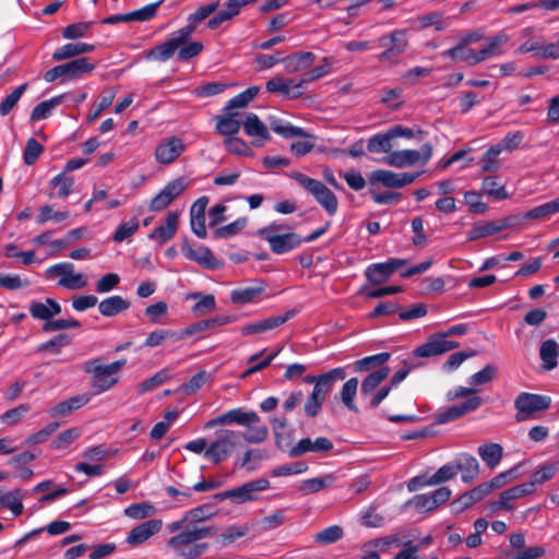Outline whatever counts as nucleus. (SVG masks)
Masks as SVG:
<instances>
[{"label": "nucleus", "instance_id": "obj_1", "mask_svg": "<svg viewBox=\"0 0 559 559\" xmlns=\"http://www.w3.org/2000/svg\"><path fill=\"white\" fill-rule=\"evenodd\" d=\"M216 532L212 526L187 525L181 533L170 537L166 546L171 549L179 559H197L209 549L207 543H200L203 538L212 536Z\"/></svg>", "mask_w": 559, "mask_h": 559}, {"label": "nucleus", "instance_id": "obj_2", "mask_svg": "<svg viewBox=\"0 0 559 559\" xmlns=\"http://www.w3.org/2000/svg\"><path fill=\"white\" fill-rule=\"evenodd\" d=\"M126 359H119L108 365H103L100 358L85 361L83 370L92 374L90 385L96 394L104 393L119 382V372L126 366Z\"/></svg>", "mask_w": 559, "mask_h": 559}, {"label": "nucleus", "instance_id": "obj_3", "mask_svg": "<svg viewBox=\"0 0 559 559\" xmlns=\"http://www.w3.org/2000/svg\"><path fill=\"white\" fill-rule=\"evenodd\" d=\"M290 177L306 189L329 215L332 216L337 212V198L323 182L301 173H293Z\"/></svg>", "mask_w": 559, "mask_h": 559}, {"label": "nucleus", "instance_id": "obj_4", "mask_svg": "<svg viewBox=\"0 0 559 559\" xmlns=\"http://www.w3.org/2000/svg\"><path fill=\"white\" fill-rule=\"evenodd\" d=\"M241 432L236 430H222L205 451V459L213 464L226 461L240 444Z\"/></svg>", "mask_w": 559, "mask_h": 559}, {"label": "nucleus", "instance_id": "obj_5", "mask_svg": "<svg viewBox=\"0 0 559 559\" xmlns=\"http://www.w3.org/2000/svg\"><path fill=\"white\" fill-rule=\"evenodd\" d=\"M432 145L425 143L419 150L393 151L382 158V163L396 168L426 165L432 157Z\"/></svg>", "mask_w": 559, "mask_h": 559}, {"label": "nucleus", "instance_id": "obj_6", "mask_svg": "<svg viewBox=\"0 0 559 559\" xmlns=\"http://www.w3.org/2000/svg\"><path fill=\"white\" fill-rule=\"evenodd\" d=\"M550 403L551 400L548 396L522 392L514 401L515 420L521 423L532 419L537 413L549 408Z\"/></svg>", "mask_w": 559, "mask_h": 559}, {"label": "nucleus", "instance_id": "obj_7", "mask_svg": "<svg viewBox=\"0 0 559 559\" xmlns=\"http://www.w3.org/2000/svg\"><path fill=\"white\" fill-rule=\"evenodd\" d=\"M259 236L269 242L271 250L276 254L292 251L302 243V238L298 234H276V227H264L259 230Z\"/></svg>", "mask_w": 559, "mask_h": 559}, {"label": "nucleus", "instance_id": "obj_8", "mask_svg": "<svg viewBox=\"0 0 559 559\" xmlns=\"http://www.w3.org/2000/svg\"><path fill=\"white\" fill-rule=\"evenodd\" d=\"M190 27H181L171 33L166 41L151 49L146 53V58L162 62L167 61L181 45L190 39Z\"/></svg>", "mask_w": 559, "mask_h": 559}, {"label": "nucleus", "instance_id": "obj_9", "mask_svg": "<svg viewBox=\"0 0 559 559\" xmlns=\"http://www.w3.org/2000/svg\"><path fill=\"white\" fill-rule=\"evenodd\" d=\"M270 487V481L266 478H259L248 481L240 487L216 493V500L231 499L237 503H243L257 499V492L266 490Z\"/></svg>", "mask_w": 559, "mask_h": 559}, {"label": "nucleus", "instance_id": "obj_10", "mask_svg": "<svg viewBox=\"0 0 559 559\" xmlns=\"http://www.w3.org/2000/svg\"><path fill=\"white\" fill-rule=\"evenodd\" d=\"M258 423H260V417L255 412H245L242 408H234L209 420L205 424V428L212 429L216 426H225L231 424L250 427L251 425Z\"/></svg>", "mask_w": 559, "mask_h": 559}, {"label": "nucleus", "instance_id": "obj_11", "mask_svg": "<svg viewBox=\"0 0 559 559\" xmlns=\"http://www.w3.org/2000/svg\"><path fill=\"white\" fill-rule=\"evenodd\" d=\"M379 44L385 49L378 55V60L381 62L392 61L407 48L406 32L401 29L394 31L388 36L380 37Z\"/></svg>", "mask_w": 559, "mask_h": 559}, {"label": "nucleus", "instance_id": "obj_12", "mask_svg": "<svg viewBox=\"0 0 559 559\" xmlns=\"http://www.w3.org/2000/svg\"><path fill=\"white\" fill-rule=\"evenodd\" d=\"M460 346L457 342L444 340L440 333L430 335L427 342L414 350L415 357L429 358L445 354Z\"/></svg>", "mask_w": 559, "mask_h": 559}, {"label": "nucleus", "instance_id": "obj_13", "mask_svg": "<svg viewBox=\"0 0 559 559\" xmlns=\"http://www.w3.org/2000/svg\"><path fill=\"white\" fill-rule=\"evenodd\" d=\"M187 187L188 182L182 177L168 182L160 192L152 199L150 209L154 212L165 210Z\"/></svg>", "mask_w": 559, "mask_h": 559}, {"label": "nucleus", "instance_id": "obj_14", "mask_svg": "<svg viewBox=\"0 0 559 559\" xmlns=\"http://www.w3.org/2000/svg\"><path fill=\"white\" fill-rule=\"evenodd\" d=\"M407 263L404 259L391 258L383 263H374L367 267L366 277L373 285L384 283L397 269Z\"/></svg>", "mask_w": 559, "mask_h": 559}, {"label": "nucleus", "instance_id": "obj_15", "mask_svg": "<svg viewBox=\"0 0 559 559\" xmlns=\"http://www.w3.org/2000/svg\"><path fill=\"white\" fill-rule=\"evenodd\" d=\"M333 442L326 437H319L316 440L310 438L300 439L287 453L290 457H298L307 452L328 453L333 450Z\"/></svg>", "mask_w": 559, "mask_h": 559}, {"label": "nucleus", "instance_id": "obj_16", "mask_svg": "<svg viewBox=\"0 0 559 559\" xmlns=\"http://www.w3.org/2000/svg\"><path fill=\"white\" fill-rule=\"evenodd\" d=\"M297 314V310H288L282 316L269 317L249 324H246L241 328V333L243 335H253L265 333L270 330L276 329L277 326L284 324L289 319L294 318Z\"/></svg>", "mask_w": 559, "mask_h": 559}, {"label": "nucleus", "instance_id": "obj_17", "mask_svg": "<svg viewBox=\"0 0 559 559\" xmlns=\"http://www.w3.org/2000/svg\"><path fill=\"white\" fill-rule=\"evenodd\" d=\"M185 151L181 139L170 136L162 141L155 148V158L159 164H170Z\"/></svg>", "mask_w": 559, "mask_h": 559}, {"label": "nucleus", "instance_id": "obj_18", "mask_svg": "<svg viewBox=\"0 0 559 559\" xmlns=\"http://www.w3.org/2000/svg\"><path fill=\"white\" fill-rule=\"evenodd\" d=\"M511 225L512 222L510 217L493 222H478L472 226V229L467 233L466 237L468 241H475L477 239L500 233L509 228Z\"/></svg>", "mask_w": 559, "mask_h": 559}, {"label": "nucleus", "instance_id": "obj_19", "mask_svg": "<svg viewBox=\"0 0 559 559\" xmlns=\"http://www.w3.org/2000/svg\"><path fill=\"white\" fill-rule=\"evenodd\" d=\"M163 522L162 520H148L145 521L138 526L133 527L128 536H127V543L131 546H138L140 544H143L147 539H150L153 535L158 533L162 528Z\"/></svg>", "mask_w": 559, "mask_h": 559}, {"label": "nucleus", "instance_id": "obj_20", "mask_svg": "<svg viewBox=\"0 0 559 559\" xmlns=\"http://www.w3.org/2000/svg\"><path fill=\"white\" fill-rule=\"evenodd\" d=\"M481 404V399L478 396H472L462 404L453 405L445 411L439 412L436 415L438 424H445L448 421L455 420L468 412L475 411Z\"/></svg>", "mask_w": 559, "mask_h": 559}, {"label": "nucleus", "instance_id": "obj_21", "mask_svg": "<svg viewBox=\"0 0 559 559\" xmlns=\"http://www.w3.org/2000/svg\"><path fill=\"white\" fill-rule=\"evenodd\" d=\"M533 492L532 484H521L514 486L510 489H507L500 493L499 500L492 502L491 509L493 511L503 509L506 511H510L514 508L512 501L520 499L524 496L531 495Z\"/></svg>", "mask_w": 559, "mask_h": 559}, {"label": "nucleus", "instance_id": "obj_22", "mask_svg": "<svg viewBox=\"0 0 559 559\" xmlns=\"http://www.w3.org/2000/svg\"><path fill=\"white\" fill-rule=\"evenodd\" d=\"M178 225L179 212H169L164 224L155 227L148 237L150 239L156 240L159 245H164L176 235Z\"/></svg>", "mask_w": 559, "mask_h": 559}, {"label": "nucleus", "instance_id": "obj_23", "mask_svg": "<svg viewBox=\"0 0 559 559\" xmlns=\"http://www.w3.org/2000/svg\"><path fill=\"white\" fill-rule=\"evenodd\" d=\"M302 87L300 80L274 78L266 82V90L271 93H281L288 97H298L301 95Z\"/></svg>", "mask_w": 559, "mask_h": 559}, {"label": "nucleus", "instance_id": "obj_24", "mask_svg": "<svg viewBox=\"0 0 559 559\" xmlns=\"http://www.w3.org/2000/svg\"><path fill=\"white\" fill-rule=\"evenodd\" d=\"M185 255L199 265L209 269L215 270L219 266L218 260L213 255L211 250L205 246H200L198 248H191L190 246H186L183 248Z\"/></svg>", "mask_w": 559, "mask_h": 559}, {"label": "nucleus", "instance_id": "obj_25", "mask_svg": "<svg viewBox=\"0 0 559 559\" xmlns=\"http://www.w3.org/2000/svg\"><path fill=\"white\" fill-rule=\"evenodd\" d=\"M28 311L34 319L44 320L46 322L61 312L60 305L51 298H47L45 302L32 301L28 306Z\"/></svg>", "mask_w": 559, "mask_h": 559}, {"label": "nucleus", "instance_id": "obj_26", "mask_svg": "<svg viewBox=\"0 0 559 559\" xmlns=\"http://www.w3.org/2000/svg\"><path fill=\"white\" fill-rule=\"evenodd\" d=\"M345 377L346 372L344 368H334L319 376V381L317 385H314L312 391L322 396L323 399H325L328 394L332 391L334 384L340 380H344Z\"/></svg>", "mask_w": 559, "mask_h": 559}, {"label": "nucleus", "instance_id": "obj_27", "mask_svg": "<svg viewBox=\"0 0 559 559\" xmlns=\"http://www.w3.org/2000/svg\"><path fill=\"white\" fill-rule=\"evenodd\" d=\"M235 320L231 316H217L211 319L201 320L199 322H195L189 326H187L185 330H182L183 338L187 336L194 335L197 333L204 332L210 329H214L217 326H222L228 323H231Z\"/></svg>", "mask_w": 559, "mask_h": 559}, {"label": "nucleus", "instance_id": "obj_28", "mask_svg": "<svg viewBox=\"0 0 559 559\" xmlns=\"http://www.w3.org/2000/svg\"><path fill=\"white\" fill-rule=\"evenodd\" d=\"M90 402V396L87 394H80L70 397L67 401H62L58 403L56 406L50 408L49 414L51 417H64L87 404Z\"/></svg>", "mask_w": 559, "mask_h": 559}, {"label": "nucleus", "instance_id": "obj_29", "mask_svg": "<svg viewBox=\"0 0 559 559\" xmlns=\"http://www.w3.org/2000/svg\"><path fill=\"white\" fill-rule=\"evenodd\" d=\"M129 308L130 302L119 295L107 297L98 304L100 314L107 318L115 317Z\"/></svg>", "mask_w": 559, "mask_h": 559}, {"label": "nucleus", "instance_id": "obj_30", "mask_svg": "<svg viewBox=\"0 0 559 559\" xmlns=\"http://www.w3.org/2000/svg\"><path fill=\"white\" fill-rule=\"evenodd\" d=\"M509 40V36L507 34H498L489 39V44L486 48L480 49L477 52H474V57L472 60V64L479 63L485 61L491 57L498 56L501 53L500 46L506 44Z\"/></svg>", "mask_w": 559, "mask_h": 559}, {"label": "nucleus", "instance_id": "obj_31", "mask_svg": "<svg viewBox=\"0 0 559 559\" xmlns=\"http://www.w3.org/2000/svg\"><path fill=\"white\" fill-rule=\"evenodd\" d=\"M95 46L86 43H71L61 46L52 53L55 61H61L70 58H74L87 52H92Z\"/></svg>", "mask_w": 559, "mask_h": 559}, {"label": "nucleus", "instance_id": "obj_32", "mask_svg": "<svg viewBox=\"0 0 559 559\" xmlns=\"http://www.w3.org/2000/svg\"><path fill=\"white\" fill-rule=\"evenodd\" d=\"M559 345L554 340H546L539 348V357L543 361L542 368L546 371L555 369L558 365Z\"/></svg>", "mask_w": 559, "mask_h": 559}, {"label": "nucleus", "instance_id": "obj_33", "mask_svg": "<svg viewBox=\"0 0 559 559\" xmlns=\"http://www.w3.org/2000/svg\"><path fill=\"white\" fill-rule=\"evenodd\" d=\"M242 127L246 134L249 136H257L263 141L271 139L266 124L263 123L253 112L246 115V118L242 121Z\"/></svg>", "mask_w": 559, "mask_h": 559}, {"label": "nucleus", "instance_id": "obj_34", "mask_svg": "<svg viewBox=\"0 0 559 559\" xmlns=\"http://www.w3.org/2000/svg\"><path fill=\"white\" fill-rule=\"evenodd\" d=\"M456 472L462 473V480L464 483L473 481L479 473V464L477 460L469 454H461L456 459Z\"/></svg>", "mask_w": 559, "mask_h": 559}, {"label": "nucleus", "instance_id": "obj_35", "mask_svg": "<svg viewBox=\"0 0 559 559\" xmlns=\"http://www.w3.org/2000/svg\"><path fill=\"white\" fill-rule=\"evenodd\" d=\"M238 117V112H227L217 117L216 132L227 138L234 136L242 124Z\"/></svg>", "mask_w": 559, "mask_h": 559}, {"label": "nucleus", "instance_id": "obj_36", "mask_svg": "<svg viewBox=\"0 0 559 559\" xmlns=\"http://www.w3.org/2000/svg\"><path fill=\"white\" fill-rule=\"evenodd\" d=\"M389 373V367H381L380 369L369 373L361 383V395L369 397L381 382L388 378Z\"/></svg>", "mask_w": 559, "mask_h": 559}, {"label": "nucleus", "instance_id": "obj_37", "mask_svg": "<svg viewBox=\"0 0 559 559\" xmlns=\"http://www.w3.org/2000/svg\"><path fill=\"white\" fill-rule=\"evenodd\" d=\"M247 524H235L228 526L224 532L216 536V543L221 547H227L235 543L237 539L246 536L249 533Z\"/></svg>", "mask_w": 559, "mask_h": 559}, {"label": "nucleus", "instance_id": "obj_38", "mask_svg": "<svg viewBox=\"0 0 559 559\" xmlns=\"http://www.w3.org/2000/svg\"><path fill=\"white\" fill-rule=\"evenodd\" d=\"M63 67L67 80L78 79L83 74L90 73L94 70V66L85 57H81L70 62L63 63Z\"/></svg>", "mask_w": 559, "mask_h": 559}, {"label": "nucleus", "instance_id": "obj_39", "mask_svg": "<svg viewBox=\"0 0 559 559\" xmlns=\"http://www.w3.org/2000/svg\"><path fill=\"white\" fill-rule=\"evenodd\" d=\"M478 454L486 465L493 469L502 459V447L498 443H486L478 448Z\"/></svg>", "mask_w": 559, "mask_h": 559}, {"label": "nucleus", "instance_id": "obj_40", "mask_svg": "<svg viewBox=\"0 0 559 559\" xmlns=\"http://www.w3.org/2000/svg\"><path fill=\"white\" fill-rule=\"evenodd\" d=\"M393 138L388 130L384 133H379L373 136H371L368 140L367 150L370 153H388L390 154L393 148Z\"/></svg>", "mask_w": 559, "mask_h": 559}, {"label": "nucleus", "instance_id": "obj_41", "mask_svg": "<svg viewBox=\"0 0 559 559\" xmlns=\"http://www.w3.org/2000/svg\"><path fill=\"white\" fill-rule=\"evenodd\" d=\"M559 213V197L546 202L542 205H538L524 214V218L527 219H538V218H548L551 215Z\"/></svg>", "mask_w": 559, "mask_h": 559}, {"label": "nucleus", "instance_id": "obj_42", "mask_svg": "<svg viewBox=\"0 0 559 559\" xmlns=\"http://www.w3.org/2000/svg\"><path fill=\"white\" fill-rule=\"evenodd\" d=\"M335 481V475L334 474H326L322 477H314L302 480L300 485V490L307 492V493H313L318 492L324 488H328L333 485Z\"/></svg>", "mask_w": 559, "mask_h": 559}, {"label": "nucleus", "instance_id": "obj_43", "mask_svg": "<svg viewBox=\"0 0 559 559\" xmlns=\"http://www.w3.org/2000/svg\"><path fill=\"white\" fill-rule=\"evenodd\" d=\"M263 293V287H243L230 293L233 304L242 306L255 300Z\"/></svg>", "mask_w": 559, "mask_h": 559}, {"label": "nucleus", "instance_id": "obj_44", "mask_svg": "<svg viewBox=\"0 0 559 559\" xmlns=\"http://www.w3.org/2000/svg\"><path fill=\"white\" fill-rule=\"evenodd\" d=\"M64 95L52 97L48 100L39 103L31 112V120L37 121L46 119L50 116L52 109L63 102Z\"/></svg>", "mask_w": 559, "mask_h": 559}, {"label": "nucleus", "instance_id": "obj_45", "mask_svg": "<svg viewBox=\"0 0 559 559\" xmlns=\"http://www.w3.org/2000/svg\"><path fill=\"white\" fill-rule=\"evenodd\" d=\"M167 340L180 341L183 340V334L181 331L175 332L170 330H155L148 334L144 345L147 347H156Z\"/></svg>", "mask_w": 559, "mask_h": 559}, {"label": "nucleus", "instance_id": "obj_46", "mask_svg": "<svg viewBox=\"0 0 559 559\" xmlns=\"http://www.w3.org/2000/svg\"><path fill=\"white\" fill-rule=\"evenodd\" d=\"M218 5H219L218 1L205 4V5H201L200 8H198V10L194 13H192L188 16V24L185 27L191 28L190 37L195 32L197 25L200 22L207 19L212 13H214L217 10Z\"/></svg>", "mask_w": 559, "mask_h": 559}, {"label": "nucleus", "instance_id": "obj_47", "mask_svg": "<svg viewBox=\"0 0 559 559\" xmlns=\"http://www.w3.org/2000/svg\"><path fill=\"white\" fill-rule=\"evenodd\" d=\"M358 389V379L350 378L347 380L340 392L341 401L352 412H358V408L354 402Z\"/></svg>", "mask_w": 559, "mask_h": 559}, {"label": "nucleus", "instance_id": "obj_48", "mask_svg": "<svg viewBox=\"0 0 559 559\" xmlns=\"http://www.w3.org/2000/svg\"><path fill=\"white\" fill-rule=\"evenodd\" d=\"M483 191L488 197L492 198L493 200H498V201L504 200L509 197L504 186H502L498 181V178L496 176H487L483 180Z\"/></svg>", "mask_w": 559, "mask_h": 559}, {"label": "nucleus", "instance_id": "obj_49", "mask_svg": "<svg viewBox=\"0 0 559 559\" xmlns=\"http://www.w3.org/2000/svg\"><path fill=\"white\" fill-rule=\"evenodd\" d=\"M270 126H271V129L275 133L282 135L285 139H292V138H297V136H301V138L309 136V134L302 128L295 127V126L288 124V123L285 124L278 119H273L270 122Z\"/></svg>", "mask_w": 559, "mask_h": 559}, {"label": "nucleus", "instance_id": "obj_50", "mask_svg": "<svg viewBox=\"0 0 559 559\" xmlns=\"http://www.w3.org/2000/svg\"><path fill=\"white\" fill-rule=\"evenodd\" d=\"M391 357L390 353H380L377 355L368 356L362 359L356 360L353 366L355 371L357 372H364L369 371L370 369L382 366L385 364Z\"/></svg>", "mask_w": 559, "mask_h": 559}, {"label": "nucleus", "instance_id": "obj_51", "mask_svg": "<svg viewBox=\"0 0 559 559\" xmlns=\"http://www.w3.org/2000/svg\"><path fill=\"white\" fill-rule=\"evenodd\" d=\"M501 152V145H492L489 147L481 157V170L486 173L498 170L500 168V160L498 159V156Z\"/></svg>", "mask_w": 559, "mask_h": 559}, {"label": "nucleus", "instance_id": "obj_52", "mask_svg": "<svg viewBox=\"0 0 559 559\" xmlns=\"http://www.w3.org/2000/svg\"><path fill=\"white\" fill-rule=\"evenodd\" d=\"M23 493L20 489L12 490L0 497V503L10 509L11 512L17 516L23 512Z\"/></svg>", "mask_w": 559, "mask_h": 559}, {"label": "nucleus", "instance_id": "obj_53", "mask_svg": "<svg viewBox=\"0 0 559 559\" xmlns=\"http://www.w3.org/2000/svg\"><path fill=\"white\" fill-rule=\"evenodd\" d=\"M312 52L296 53L286 60V67L290 72H297L309 68L314 62Z\"/></svg>", "mask_w": 559, "mask_h": 559}, {"label": "nucleus", "instance_id": "obj_54", "mask_svg": "<svg viewBox=\"0 0 559 559\" xmlns=\"http://www.w3.org/2000/svg\"><path fill=\"white\" fill-rule=\"evenodd\" d=\"M259 93L258 86H251L233 97L225 109L230 111L236 108H245Z\"/></svg>", "mask_w": 559, "mask_h": 559}, {"label": "nucleus", "instance_id": "obj_55", "mask_svg": "<svg viewBox=\"0 0 559 559\" xmlns=\"http://www.w3.org/2000/svg\"><path fill=\"white\" fill-rule=\"evenodd\" d=\"M343 535L344 531L341 526L332 525L318 532L314 535L313 539L316 543L320 545H329L340 540L343 537Z\"/></svg>", "mask_w": 559, "mask_h": 559}, {"label": "nucleus", "instance_id": "obj_56", "mask_svg": "<svg viewBox=\"0 0 559 559\" xmlns=\"http://www.w3.org/2000/svg\"><path fill=\"white\" fill-rule=\"evenodd\" d=\"M155 507L147 502L130 504L124 510V515L135 520H142L155 514Z\"/></svg>", "mask_w": 559, "mask_h": 559}, {"label": "nucleus", "instance_id": "obj_57", "mask_svg": "<svg viewBox=\"0 0 559 559\" xmlns=\"http://www.w3.org/2000/svg\"><path fill=\"white\" fill-rule=\"evenodd\" d=\"M69 217V212H57L53 211L51 205H44L39 209L36 215V223L43 225L48 221L60 223Z\"/></svg>", "mask_w": 559, "mask_h": 559}, {"label": "nucleus", "instance_id": "obj_58", "mask_svg": "<svg viewBox=\"0 0 559 559\" xmlns=\"http://www.w3.org/2000/svg\"><path fill=\"white\" fill-rule=\"evenodd\" d=\"M215 512L211 510L209 506H201L186 512L187 525L198 526L199 523L212 519Z\"/></svg>", "mask_w": 559, "mask_h": 559}, {"label": "nucleus", "instance_id": "obj_59", "mask_svg": "<svg viewBox=\"0 0 559 559\" xmlns=\"http://www.w3.org/2000/svg\"><path fill=\"white\" fill-rule=\"evenodd\" d=\"M164 2V0H159L154 3H150L141 9L134 10L132 12H129L130 22L138 21V22H145L154 19L157 13V9L159 5Z\"/></svg>", "mask_w": 559, "mask_h": 559}, {"label": "nucleus", "instance_id": "obj_60", "mask_svg": "<svg viewBox=\"0 0 559 559\" xmlns=\"http://www.w3.org/2000/svg\"><path fill=\"white\" fill-rule=\"evenodd\" d=\"M49 183L58 189L56 197L66 199L71 193L74 180L72 177H67L63 173L55 176Z\"/></svg>", "mask_w": 559, "mask_h": 559}, {"label": "nucleus", "instance_id": "obj_61", "mask_svg": "<svg viewBox=\"0 0 559 559\" xmlns=\"http://www.w3.org/2000/svg\"><path fill=\"white\" fill-rule=\"evenodd\" d=\"M370 181L380 182L386 188H399V174L391 170L378 169L371 173Z\"/></svg>", "mask_w": 559, "mask_h": 559}, {"label": "nucleus", "instance_id": "obj_62", "mask_svg": "<svg viewBox=\"0 0 559 559\" xmlns=\"http://www.w3.org/2000/svg\"><path fill=\"white\" fill-rule=\"evenodd\" d=\"M27 88V83H24L17 86L11 94H9L0 103V115L7 116L17 104L23 93Z\"/></svg>", "mask_w": 559, "mask_h": 559}, {"label": "nucleus", "instance_id": "obj_63", "mask_svg": "<svg viewBox=\"0 0 559 559\" xmlns=\"http://www.w3.org/2000/svg\"><path fill=\"white\" fill-rule=\"evenodd\" d=\"M170 378V373L167 369H162L154 373L152 377L147 378L143 382L139 384L138 390L140 392L152 391L153 389L162 385Z\"/></svg>", "mask_w": 559, "mask_h": 559}, {"label": "nucleus", "instance_id": "obj_64", "mask_svg": "<svg viewBox=\"0 0 559 559\" xmlns=\"http://www.w3.org/2000/svg\"><path fill=\"white\" fill-rule=\"evenodd\" d=\"M423 28L433 26L437 31H442L449 26V21L440 12H431L418 19Z\"/></svg>", "mask_w": 559, "mask_h": 559}]
</instances>
